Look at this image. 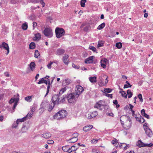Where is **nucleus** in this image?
<instances>
[{"label": "nucleus", "instance_id": "3c124183", "mask_svg": "<svg viewBox=\"0 0 153 153\" xmlns=\"http://www.w3.org/2000/svg\"><path fill=\"white\" fill-rule=\"evenodd\" d=\"M138 98L140 100V102H143V99L142 98V94H139L138 95Z\"/></svg>", "mask_w": 153, "mask_h": 153}, {"label": "nucleus", "instance_id": "603ef678", "mask_svg": "<svg viewBox=\"0 0 153 153\" xmlns=\"http://www.w3.org/2000/svg\"><path fill=\"white\" fill-rule=\"evenodd\" d=\"M19 94H17L16 97L15 98H14L15 102H16L17 103V102H18L19 100Z\"/></svg>", "mask_w": 153, "mask_h": 153}, {"label": "nucleus", "instance_id": "20e7f679", "mask_svg": "<svg viewBox=\"0 0 153 153\" xmlns=\"http://www.w3.org/2000/svg\"><path fill=\"white\" fill-rule=\"evenodd\" d=\"M143 128L147 136L150 137H152V136L153 133L151 129L148 126L146 123H145L144 124Z\"/></svg>", "mask_w": 153, "mask_h": 153}, {"label": "nucleus", "instance_id": "c03bdc74", "mask_svg": "<svg viewBox=\"0 0 153 153\" xmlns=\"http://www.w3.org/2000/svg\"><path fill=\"white\" fill-rule=\"evenodd\" d=\"M111 143L113 144H115V145L116 146V145H118L119 143L117 142V139H115L114 140H113Z\"/></svg>", "mask_w": 153, "mask_h": 153}, {"label": "nucleus", "instance_id": "680f3d73", "mask_svg": "<svg viewBox=\"0 0 153 153\" xmlns=\"http://www.w3.org/2000/svg\"><path fill=\"white\" fill-rule=\"evenodd\" d=\"M73 138H77L78 135V134L77 133H74L73 134Z\"/></svg>", "mask_w": 153, "mask_h": 153}, {"label": "nucleus", "instance_id": "79ce46f5", "mask_svg": "<svg viewBox=\"0 0 153 153\" xmlns=\"http://www.w3.org/2000/svg\"><path fill=\"white\" fill-rule=\"evenodd\" d=\"M25 99L26 101L27 102H30L32 100L31 97L30 96H28L25 97Z\"/></svg>", "mask_w": 153, "mask_h": 153}, {"label": "nucleus", "instance_id": "4468645a", "mask_svg": "<svg viewBox=\"0 0 153 153\" xmlns=\"http://www.w3.org/2000/svg\"><path fill=\"white\" fill-rule=\"evenodd\" d=\"M126 119L128 120V117L126 115H123L120 117V120L122 124H123L124 123V121L125 120H126Z\"/></svg>", "mask_w": 153, "mask_h": 153}, {"label": "nucleus", "instance_id": "dca6fc26", "mask_svg": "<svg viewBox=\"0 0 153 153\" xmlns=\"http://www.w3.org/2000/svg\"><path fill=\"white\" fill-rule=\"evenodd\" d=\"M93 127L92 125H89L87 126H85L83 128V130L85 131H89Z\"/></svg>", "mask_w": 153, "mask_h": 153}, {"label": "nucleus", "instance_id": "f257e3e1", "mask_svg": "<svg viewBox=\"0 0 153 153\" xmlns=\"http://www.w3.org/2000/svg\"><path fill=\"white\" fill-rule=\"evenodd\" d=\"M67 114L66 111L61 110L56 113L53 116L55 119L60 120L65 117Z\"/></svg>", "mask_w": 153, "mask_h": 153}, {"label": "nucleus", "instance_id": "49530a36", "mask_svg": "<svg viewBox=\"0 0 153 153\" xmlns=\"http://www.w3.org/2000/svg\"><path fill=\"white\" fill-rule=\"evenodd\" d=\"M90 28V26H87L84 28L83 29V30L85 32H87L89 30Z\"/></svg>", "mask_w": 153, "mask_h": 153}, {"label": "nucleus", "instance_id": "69168bd1", "mask_svg": "<svg viewBox=\"0 0 153 153\" xmlns=\"http://www.w3.org/2000/svg\"><path fill=\"white\" fill-rule=\"evenodd\" d=\"M97 139H93L91 140V142L92 143H95L97 142Z\"/></svg>", "mask_w": 153, "mask_h": 153}, {"label": "nucleus", "instance_id": "774afa93", "mask_svg": "<svg viewBox=\"0 0 153 153\" xmlns=\"http://www.w3.org/2000/svg\"><path fill=\"white\" fill-rule=\"evenodd\" d=\"M33 29H34V28L36 27L37 26V23L35 22H33Z\"/></svg>", "mask_w": 153, "mask_h": 153}, {"label": "nucleus", "instance_id": "f03ea898", "mask_svg": "<svg viewBox=\"0 0 153 153\" xmlns=\"http://www.w3.org/2000/svg\"><path fill=\"white\" fill-rule=\"evenodd\" d=\"M55 104L54 103H51V104H48V103L45 101H43L41 105V108L45 109V108L48 106V110L49 111H51L54 108Z\"/></svg>", "mask_w": 153, "mask_h": 153}, {"label": "nucleus", "instance_id": "5fc2aeb1", "mask_svg": "<svg viewBox=\"0 0 153 153\" xmlns=\"http://www.w3.org/2000/svg\"><path fill=\"white\" fill-rule=\"evenodd\" d=\"M72 67L73 68H75L76 69H78L79 68V65H77L74 64H72Z\"/></svg>", "mask_w": 153, "mask_h": 153}, {"label": "nucleus", "instance_id": "58836bf2", "mask_svg": "<svg viewBox=\"0 0 153 153\" xmlns=\"http://www.w3.org/2000/svg\"><path fill=\"white\" fill-rule=\"evenodd\" d=\"M19 124V123L17 122V120L16 122H14L12 125V128H17Z\"/></svg>", "mask_w": 153, "mask_h": 153}, {"label": "nucleus", "instance_id": "6e6d98bb", "mask_svg": "<svg viewBox=\"0 0 153 153\" xmlns=\"http://www.w3.org/2000/svg\"><path fill=\"white\" fill-rule=\"evenodd\" d=\"M53 63V62L51 61L50 63L47 65V67L49 69H50L51 68V65Z\"/></svg>", "mask_w": 153, "mask_h": 153}, {"label": "nucleus", "instance_id": "f8f14e48", "mask_svg": "<svg viewBox=\"0 0 153 153\" xmlns=\"http://www.w3.org/2000/svg\"><path fill=\"white\" fill-rule=\"evenodd\" d=\"M94 57V56H92L88 58L85 60V62L86 64L93 63Z\"/></svg>", "mask_w": 153, "mask_h": 153}, {"label": "nucleus", "instance_id": "4c0bfd02", "mask_svg": "<svg viewBox=\"0 0 153 153\" xmlns=\"http://www.w3.org/2000/svg\"><path fill=\"white\" fill-rule=\"evenodd\" d=\"M40 55L39 52L37 50H36L35 51L34 57L37 58Z\"/></svg>", "mask_w": 153, "mask_h": 153}, {"label": "nucleus", "instance_id": "2eb2a0df", "mask_svg": "<svg viewBox=\"0 0 153 153\" xmlns=\"http://www.w3.org/2000/svg\"><path fill=\"white\" fill-rule=\"evenodd\" d=\"M41 38V35L39 33H37L35 34V37L33 38V40L34 41H37L39 40Z\"/></svg>", "mask_w": 153, "mask_h": 153}, {"label": "nucleus", "instance_id": "bb28decb", "mask_svg": "<svg viewBox=\"0 0 153 153\" xmlns=\"http://www.w3.org/2000/svg\"><path fill=\"white\" fill-rule=\"evenodd\" d=\"M78 140L77 138L72 137L68 140L69 143H72L76 142Z\"/></svg>", "mask_w": 153, "mask_h": 153}, {"label": "nucleus", "instance_id": "ddd939ff", "mask_svg": "<svg viewBox=\"0 0 153 153\" xmlns=\"http://www.w3.org/2000/svg\"><path fill=\"white\" fill-rule=\"evenodd\" d=\"M119 147L120 148H123L124 149L126 150L128 148H129L128 145H127L126 143H121L119 145Z\"/></svg>", "mask_w": 153, "mask_h": 153}, {"label": "nucleus", "instance_id": "e433bc0d", "mask_svg": "<svg viewBox=\"0 0 153 153\" xmlns=\"http://www.w3.org/2000/svg\"><path fill=\"white\" fill-rule=\"evenodd\" d=\"M90 114H91V117H93V118L98 115L97 112L96 111H94Z\"/></svg>", "mask_w": 153, "mask_h": 153}, {"label": "nucleus", "instance_id": "052dcab7", "mask_svg": "<svg viewBox=\"0 0 153 153\" xmlns=\"http://www.w3.org/2000/svg\"><path fill=\"white\" fill-rule=\"evenodd\" d=\"M105 95L107 97H109L111 98H112V94H109L108 93H105Z\"/></svg>", "mask_w": 153, "mask_h": 153}, {"label": "nucleus", "instance_id": "864d4df0", "mask_svg": "<svg viewBox=\"0 0 153 153\" xmlns=\"http://www.w3.org/2000/svg\"><path fill=\"white\" fill-rule=\"evenodd\" d=\"M33 114V113L31 111L29 112V113L27 114H28V117H27V118L30 119V118H31L32 117Z\"/></svg>", "mask_w": 153, "mask_h": 153}, {"label": "nucleus", "instance_id": "1a4fd4ad", "mask_svg": "<svg viewBox=\"0 0 153 153\" xmlns=\"http://www.w3.org/2000/svg\"><path fill=\"white\" fill-rule=\"evenodd\" d=\"M104 101L102 100H100L96 103L94 107L95 108H99L100 110H101L102 108L101 107L102 106H104Z\"/></svg>", "mask_w": 153, "mask_h": 153}, {"label": "nucleus", "instance_id": "6ab92c4d", "mask_svg": "<svg viewBox=\"0 0 153 153\" xmlns=\"http://www.w3.org/2000/svg\"><path fill=\"white\" fill-rule=\"evenodd\" d=\"M97 77L95 76L93 77H89V80L92 83H95L97 82Z\"/></svg>", "mask_w": 153, "mask_h": 153}, {"label": "nucleus", "instance_id": "6e6552de", "mask_svg": "<svg viewBox=\"0 0 153 153\" xmlns=\"http://www.w3.org/2000/svg\"><path fill=\"white\" fill-rule=\"evenodd\" d=\"M76 93H75L76 97H78L84 91L83 88L79 85H78L76 87Z\"/></svg>", "mask_w": 153, "mask_h": 153}, {"label": "nucleus", "instance_id": "f704fd0d", "mask_svg": "<svg viewBox=\"0 0 153 153\" xmlns=\"http://www.w3.org/2000/svg\"><path fill=\"white\" fill-rule=\"evenodd\" d=\"M116 47L118 49L121 48L122 47V44L119 42L117 43L116 44Z\"/></svg>", "mask_w": 153, "mask_h": 153}, {"label": "nucleus", "instance_id": "c9c22d12", "mask_svg": "<svg viewBox=\"0 0 153 153\" xmlns=\"http://www.w3.org/2000/svg\"><path fill=\"white\" fill-rule=\"evenodd\" d=\"M112 91V90L111 89L109 88H104L103 92L104 93H105L106 92L110 93Z\"/></svg>", "mask_w": 153, "mask_h": 153}, {"label": "nucleus", "instance_id": "7c9ffc66", "mask_svg": "<svg viewBox=\"0 0 153 153\" xmlns=\"http://www.w3.org/2000/svg\"><path fill=\"white\" fill-rule=\"evenodd\" d=\"M30 68L31 70L32 71H33V69L35 68V65H36L34 62H31L30 64Z\"/></svg>", "mask_w": 153, "mask_h": 153}, {"label": "nucleus", "instance_id": "a211bd4d", "mask_svg": "<svg viewBox=\"0 0 153 153\" xmlns=\"http://www.w3.org/2000/svg\"><path fill=\"white\" fill-rule=\"evenodd\" d=\"M77 149V147L75 146H72L71 148H69V153H71L73 151H76Z\"/></svg>", "mask_w": 153, "mask_h": 153}, {"label": "nucleus", "instance_id": "a18cd8bd", "mask_svg": "<svg viewBox=\"0 0 153 153\" xmlns=\"http://www.w3.org/2000/svg\"><path fill=\"white\" fill-rule=\"evenodd\" d=\"M103 46V43L101 41H100L98 42V44L97 46V48L102 47Z\"/></svg>", "mask_w": 153, "mask_h": 153}, {"label": "nucleus", "instance_id": "ea45409f", "mask_svg": "<svg viewBox=\"0 0 153 153\" xmlns=\"http://www.w3.org/2000/svg\"><path fill=\"white\" fill-rule=\"evenodd\" d=\"M66 91L65 88V87L64 88H62L59 91V95H60L62 94L64 92Z\"/></svg>", "mask_w": 153, "mask_h": 153}, {"label": "nucleus", "instance_id": "b1692460", "mask_svg": "<svg viewBox=\"0 0 153 153\" xmlns=\"http://www.w3.org/2000/svg\"><path fill=\"white\" fill-rule=\"evenodd\" d=\"M28 128V125L27 126L23 125L21 129V131L22 133H24L27 130Z\"/></svg>", "mask_w": 153, "mask_h": 153}, {"label": "nucleus", "instance_id": "473e14b6", "mask_svg": "<svg viewBox=\"0 0 153 153\" xmlns=\"http://www.w3.org/2000/svg\"><path fill=\"white\" fill-rule=\"evenodd\" d=\"M22 28L24 30H26L27 28V25L26 22L23 23L22 25Z\"/></svg>", "mask_w": 153, "mask_h": 153}, {"label": "nucleus", "instance_id": "0eeeda50", "mask_svg": "<svg viewBox=\"0 0 153 153\" xmlns=\"http://www.w3.org/2000/svg\"><path fill=\"white\" fill-rule=\"evenodd\" d=\"M59 95L57 94H55L53 95L51 100L52 103H54L55 105H58L59 104Z\"/></svg>", "mask_w": 153, "mask_h": 153}, {"label": "nucleus", "instance_id": "4d7b16f0", "mask_svg": "<svg viewBox=\"0 0 153 153\" xmlns=\"http://www.w3.org/2000/svg\"><path fill=\"white\" fill-rule=\"evenodd\" d=\"M51 85L48 84V87H47V92L45 96L47 95L48 94L49 92V89L50 88V86Z\"/></svg>", "mask_w": 153, "mask_h": 153}, {"label": "nucleus", "instance_id": "9d476101", "mask_svg": "<svg viewBox=\"0 0 153 153\" xmlns=\"http://www.w3.org/2000/svg\"><path fill=\"white\" fill-rule=\"evenodd\" d=\"M3 48L4 49L7 50V55L9 52V48L8 45L6 43L3 42L1 45H0V48Z\"/></svg>", "mask_w": 153, "mask_h": 153}, {"label": "nucleus", "instance_id": "bf43d9fd", "mask_svg": "<svg viewBox=\"0 0 153 153\" xmlns=\"http://www.w3.org/2000/svg\"><path fill=\"white\" fill-rule=\"evenodd\" d=\"M66 97L65 96L64 97L63 96V97L62 98V99L60 100H59V103L60 102H63L65 101V98H66Z\"/></svg>", "mask_w": 153, "mask_h": 153}, {"label": "nucleus", "instance_id": "72a5a7b5", "mask_svg": "<svg viewBox=\"0 0 153 153\" xmlns=\"http://www.w3.org/2000/svg\"><path fill=\"white\" fill-rule=\"evenodd\" d=\"M86 2V0H81L80 1V5L81 7H85V4Z\"/></svg>", "mask_w": 153, "mask_h": 153}, {"label": "nucleus", "instance_id": "2f4dec72", "mask_svg": "<svg viewBox=\"0 0 153 153\" xmlns=\"http://www.w3.org/2000/svg\"><path fill=\"white\" fill-rule=\"evenodd\" d=\"M105 26V24L104 23H103L100 25L97 28L98 30H101L103 29Z\"/></svg>", "mask_w": 153, "mask_h": 153}, {"label": "nucleus", "instance_id": "a19ab883", "mask_svg": "<svg viewBox=\"0 0 153 153\" xmlns=\"http://www.w3.org/2000/svg\"><path fill=\"white\" fill-rule=\"evenodd\" d=\"M144 143H143L141 140H139L137 143V145L140 147H144V146H141L144 145Z\"/></svg>", "mask_w": 153, "mask_h": 153}, {"label": "nucleus", "instance_id": "5701e85b", "mask_svg": "<svg viewBox=\"0 0 153 153\" xmlns=\"http://www.w3.org/2000/svg\"><path fill=\"white\" fill-rule=\"evenodd\" d=\"M51 136V134L50 133H46L42 134V137L46 139L50 137Z\"/></svg>", "mask_w": 153, "mask_h": 153}, {"label": "nucleus", "instance_id": "7ed1b4c3", "mask_svg": "<svg viewBox=\"0 0 153 153\" xmlns=\"http://www.w3.org/2000/svg\"><path fill=\"white\" fill-rule=\"evenodd\" d=\"M55 31L56 36L58 38H59L64 36L65 33V30L61 28L56 27Z\"/></svg>", "mask_w": 153, "mask_h": 153}, {"label": "nucleus", "instance_id": "f3484780", "mask_svg": "<svg viewBox=\"0 0 153 153\" xmlns=\"http://www.w3.org/2000/svg\"><path fill=\"white\" fill-rule=\"evenodd\" d=\"M65 52V50L59 48L57 49L56 52V54L58 55H62Z\"/></svg>", "mask_w": 153, "mask_h": 153}, {"label": "nucleus", "instance_id": "e2e57ef3", "mask_svg": "<svg viewBox=\"0 0 153 153\" xmlns=\"http://www.w3.org/2000/svg\"><path fill=\"white\" fill-rule=\"evenodd\" d=\"M39 2L40 3V4L42 5V7H43L45 6V3L43 1V0H39Z\"/></svg>", "mask_w": 153, "mask_h": 153}, {"label": "nucleus", "instance_id": "393cba45", "mask_svg": "<svg viewBox=\"0 0 153 153\" xmlns=\"http://www.w3.org/2000/svg\"><path fill=\"white\" fill-rule=\"evenodd\" d=\"M141 113L142 115L145 117L147 118V119H149V115L145 113V110L144 109H143L141 110Z\"/></svg>", "mask_w": 153, "mask_h": 153}, {"label": "nucleus", "instance_id": "39448f33", "mask_svg": "<svg viewBox=\"0 0 153 153\" xmlns=\"http://www.w3.org/2000/svg\"><path fill=\"white\" fill-rule=\"evenodd\" d=\"M78 97H76L75 93L70 94L66 97L68 102L70 103H72L74 100Z\"/></svg>", "mask_w": 153, "mask_h": 153}, {"label": "nucleus", "instance_id": "37998d69", "mask_svg": "<svg viewBox=\"0 0 153 153\" xmlns=\"http://www.w3.org/2000/svg\"><path fill=\"white\" fill-rule=\"evenodd\" d=\"M113 103L116 106V107L118 108L120 107V105L118 104V102L116 100H114L113 101Z\"/></svg>", "mask_w": 153, "mask_h": 153}, {"label": "nucleus", "instance_id": "338daca9", "mask_svg": "<svg viewBox=\"0 0 153 153\" xmlns=\"http://www.w3.org/2000/svg\"><path fill=\"white\" fill-rule=\"evenodd\" d=\"M106 115L108 116H111V117H113L114 116V115L112 113H107L106 114Z\"/></svg>", "mask_w": 153, "mask_h": 153}, {"label": "nucleus", "instance_id": "c756f323", "mask_svg": "<svg viewBox=\"0 0 153 153\" xmlns=\"http://www.w3.org/2000/svg\"><path fill=\"white\" fill-rule=\"evenodd\" d=\"M36 47L35 43L32 42L29 45V48L30 49H33L35 48Z\"/></svg>", "mask_w": 153, "mask_h": 153}, {"label": "nucleus", "instance_id": "c85d7f7f", "mask_svg": "<svg viewBox=\"0 0 153 153\" xmlns=\"http://www.w3.org/2000/svg\"><path fill=\"white\" fill-rule=\"evenodd\" d=\"M126 84H125L124 86V88H131V85L128 81H126Z\"/></svg>", "mask_w": 153, "mask_h": 153}, {"label": "nucleus", "instance_id": "13d9d810", "mask_svg": "<svg viewBox=\"0 0 153 153\" xmlns=\"http://www.w3.org/2000/svg\"><path fill=\"white\" fill-rule=\"evenodd\" d=\"M65 82L66 83V85H68L70 83V80L69 79H65Z\"/></svg>", "mask_w": 153, "mask_h": 153}, {"label": "nucleus", "instance_id": "a878e982", "mask_svg": "<svg viewBox=\"0 0 153 153\" xmlns=\"http://www.w3.org/2000/svg\"><path fill=\"white\" fill-rule=\"evenodd\" d=\"M62 149L63 151L64 152H67L68 153H69V146L68 145L63 146L62 147Z\"/></svg>", "mask_w": 153, "mask_h": 153}, {"label": "nucleus", "instance_id": "0e129e2a", "mask_svg": "<svg viewBox=\"0 0 153 153\" xmlns=\"http://www.w3.org/2000/svg\"><path fill=\"white\" fill-rule=\"evenodd\" d=\"M15 101L14 98H12L9 101V103L10 104H11L13 102Z\"/></svg>", "mask_w": 153, "mask_h": 153}, {"label": "nucleus", "instance_id": "aec40b11", "mask_svg": "<svg viewBox=\"0 0 153 153\" xmlns=\"http://www.w3.org/2000/svg\"><path fill=\"white\" fill-rule=\"evenodd\" d=\"M107 60L105 59L104 60H102L101 61V65L103 68H105L106 65V61Z\"/></svg>", "mask_w": 153, "mask_h": 153}, {"label": "nucleus", "instance_id": "9b49d317", "mask_svg": "<svg viewBox=\"0 0 153 153\" xmlns=\"http://www.w3.org/2000/svg\"><path fill=\"white\" fill-rule=\"evenodd\" d=\"M68 57L69 56L68 55H65L63 56L62 59L63 62L67 65H68L69 63Z\"/></svg>", "mask_w": 153, "mask_h": 153}, {"label": "nucleus", "instance_id": "423d86ee", "mask_svg": "<svg viewBox=\"0 0 153 153\" xmlns=\"http://www.w3.org/2000/svg\"><path fill=\"white\" fill-rule=\"evenodd\" d=\"M43 33L45 36L49 37H51L53 35L52 30L50 28H45Z\"/></svg>", "mask_w": 153, "mask_h": 153}, {"label": "nucleus", "instance_id": "4be33fe9", "mask_svg": "<svg viewBox=\"0 0 153 153\" xmlns=\"http://www.w3.org/2000/svg\"><path fill=\"white\" fill-rule=\"evenodd\" d=\"M120 89L121 91H120L119 93L121 94L122 97L125 98H127V96L125 92L124 91H122V89L121 88H120Z\"/></svg>", "mask_w": 153, "mask_h": 153}, {"label": "nucleus", "instance_id": "412c9836", "mask_svg": "<svg viewBox=\"0 0 153 153\" xmlns=\"http://www.w3.org/2000/svg\"><path fill=\"white\" fill-rule=\"evenodd\" d=\"M28 114H27V115H26V116H25V117H24L22 118L18 119L17 120V122H18L19 123V122L22 123V122L24 121H25L27 119V117H28Z\"/></svg>", "mask_w": 153, "mask_h": 153}, {"label": "nucleus", "instance_id": "cd10ccee", "mask_svg": "<svg viewBox=\"0 0 153 153\" xmlns=\"http://www.w3.org/2000/svg\"><path fill=\"white\" fill-rule=\"evenodd\" d=\"M127 94L128 96V97L129 98H131L133 95V93L131 92L130 90H128L127 91Z\"/></svg>", "mask_w": 153, "mask_h": 153}, {"label": "nucleus", "instance_id": "8fccbe9b", "mask_svg": "<svg viewBox=\"0 0 153 153\" xmlns=\"http://www.w3.org/2000/svg\"><path fill=\"white\" fill-rule=\"evenodd\" d=\"M115 32L114 31H111L110 32V37H113L115 36Z\"/></svg>", "mask_w": 153, "mask_h": 153}, {"label": "nucleus", "instance_id": "de8ad7c7", "mask_svg": "<svg viewBox=\"0 0 153 153\" xmlns=\"http://www.w3.org/2000/svg\"><path fill=\"white\" fill-rule=\"evenodd\" d=\"M138 116H139V117H140V120H139V122L142 123H143V122H144L145 121L144 118L142 117L139 114L138 115Z\"/></svg>", "mask_w": 153, "mask_h": 153}, {"label": "nucleus", "instance_id": "09e8293b", "mask_svg": "<svg viewBox=\"0 0 153 153\" xmlns=\"http://www.w3.org/2000/svg\"><path fill=\"white\" fill-rule=\"evenodd\" d=\"M89 49L92 50L94 52H95L97 51L96 48L94 46H89Z\"/></svg>", "mask_w": 153, "mask_h": 153}]
</instances>
